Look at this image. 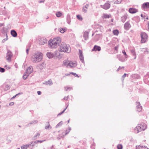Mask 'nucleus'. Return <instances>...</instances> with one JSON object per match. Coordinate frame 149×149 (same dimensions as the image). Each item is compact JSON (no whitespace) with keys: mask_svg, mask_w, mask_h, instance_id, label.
Segmentation results:
<instances>
[{"mask_svg":"<svg viewBox=\"0 0 149 149\" xmlns=\"http://www.w3.org/2000/svg\"><path fill=\"white\" fill-rule=\"evenodd\" d=\"M13 56V54L9 50H7V52L6 54V59L8 62H10L11 58Z\"/></svg>","mask_w":149,"mask_h":149,"instance_id":"nucleus-6","label":"nucleus"},{"mask_svg":"<svg viewBox=\"0 0 149 149\" xmlns=\"http://www.w3.org/2000/svg\"><path fill=\"white\" fill-rule=\"evenodd\" d=\"M87 8H85V7L83 8V11L84 13H86L87 12V10H86Z\"/></svg>","mask_w":149,"mask_h":149,"instance_id":"nucleus-51","label":"nucleus"},{"mask_svg":"<svg viewBox=\"0 0 149 149\" xmlns=\"http://www.w3.org/2000/svg\"><path fill=\"white\" fill-rule=\"evenodd\" d=\"M141 42L142 43L146 42L148 40V35L145 32H141Z\"/></svg>","mask_w":149,"mask_h":149,"instance_id":"nucleus-5","label":"nucleus"},{"mask_svg":"<svg viewBox=\"0 0 149 149\" xmlns=\"http://www.w3.org/2000/svg\"><path fill=\"white\" fill-rule=\"evenodd\" d=\"M29 49H26V53L27 54H28V52H29Z\"/></svg>","mask_w":149,"mask_h":149,"instance_id":"nucleus-64","label":"nucleus"},{"mask_svg":"<svg viewBox=\"0 0 149 149\" xmlns=\"http://www.w3.org/2000/svg\"><path fill=\"white\" fill-rule=\"evenodd\" d=\"M71 130V128L70 127H68V130H65V134H64L65 135V136L68 134L70 131V130Z\"/></svg>","mask_w":149,"mask_h":149,"instance_id":"nucleus-36","label":"nucleus"},{"mask_svg":"<svg viewBox=\"0 0 149 149\" xmlns=\"http://www.w3.org/2000/svg\"><path fill=\"white\" fill-rule=\"evenodd\" d=\"M113 33L114 35L118 36L119 34V31L117 29H115L113 31Z\"/></svg>","mask_w":149,"mask_h":149,"instance_id":"nucleus-29","label":"nucleus"},{"mask_svg":"<svg viewBox=\"0 0 149 149\" xmlns=\"http://www.w3.org/2000/svg\"><path fill=\"white\" fill-rule=\"evenodd\" d=\"M89 6V4H86L85 5V6L84 7H85V8L87 9L88 8V7Z\"/></svg>","mask_w":149,"mask_h":149,"instance_id":"nucleus-53","label":"nucleus"},{"mask_svg":"<svg viewBox=\"0 0 149 149\" xmlns=\"http://www.w3.org/2000/svg\"><path fill=\"white\" fill-rule=\"evenodd\" d=\"M63 124V122L62 121L59 122L58 124H57L56 126V128H57L58 127L62 125Z\"/></svg>","mask_w":149,"mask_h":149,"instance_id":"nucleus-39","label":"nucleus"},{"mask_svg":"<svg viewBox=\"0 0 149 149\" xmlns=\"http://www.w3.org/2000/svg\"><path fill=\"white\" fill-rule=\"evenodd\" d=\"M43 84L46 85H49V86H51L53 84L52 81L51 79L48 80L47 81H46Z\"/></svg>","mask_w":149,"mask_h":149,"instance_id":"nucleus-17","label":"nucleus"},{"mask_svg":"<svg viewBox=\"0 0 149 149\" xmlns=\"http://www.w3.org/2000/svg\"><path fill=\"white\" fill-rule=\"evenodd\" d=\"M40 135V133H37L33 137V138H32L33 140H35L36 139H37V137H39V136Z\"/></svg>","mask_w":149,"mask_h":149,"instance_id":"nucleus-33","label":"nucleus"},{"mask_svg":"<svg viewBox=\"0 0 149 149\" xmlns=\"http://www.w3.org/2000/svg\"><path fill=\"white\" fill-rule=\"evenodd\" d=\"M77 19L80 21L82 20L83 18L81 15H77L76 16Z\"/></svg>","mask_w":149,"mask_h":149,"instance_id":"nucleus-37","label":"nucleus"},{"mask_svg":"<svg viewBox=\"0 0 149 149\" xmlns=\"http://www.w3.org/2000/svg\"><path fill=\"white\" fill-rule=\"evenodd\" d=\"M122 52L125 55L126 58H127V55L126 54V52L125 51V50H123L122 51Z\"/></svg>","mask_w":149,"mask_h":149,"instance_id":"nucleus-50","label":"nucleus"},{"mask_svg":"<svg viewBox=\"0 0 149 149\" xmlns=\"http://www.w3.org/2000/svg\"><path fill=\"white\" fill-rule=\"evenodd\" d=\"M6 39H3L2 40V42L3 43H4V42L6 41Z\"/></svg>","mask_w":149,"mask_h":149,"instance_id":"nucleus-63","label":"nucleus"},{"mask_svg":"<svg viewBox=\"0 0 149 149\" xmlns=\"http://www.w3.org/2000/svg\"><path fill=\"white\" fill-rule=\"evenodd\" d=\"M126 73H125L122 76V78H124L125 77H126Z\"/></svg>","mask_w":149,"mask_h":149,"instance_id":"nucleus-59","label":"nucleus"},{"mask_svg":"<svg viewBox=\"0 0 149 149\" xmlns=\"http://www.w3.org/2000/svg\"><path fill=\"white\" fill-rule=\"evenodd\" d=\"M59 51L69 53L71 51V49L69 45L66 44L62 42L60 45Z\"/></svg>","mask_w":149,"mask_h":149,"instance_id":"nucleus-2","label":"nucleus"},{"mask_svg":"<svg viewBox=\"0 0 149 149\" xmlns=\"http://www.w3.org/2000/svg\"><path fill=\"white\" fill-rule=\"evenodd\" d=\"M62 33H64L66 31V29H58V30Z\"/></svg>","mask_w":149,"mask_h":149,"instance_id":"nucleus-32","label":"nucleus"},{"mask_svg":"<svg viewBox=\"0 0 149 149\" xmlns=\"http://www.w3.org/2000/svg\"><path fill=\"white\" fill-rule=\"evenodd\" d=\"M37 93L38 95H40L41 94V92L40 91H38Z\"/></svg>","mask_w":149,"mask_h":149,"instance_id":"nucleus-60","label":"nucleus"},{"mask_svg":"<svg viewBox=\"0 0 149 149\" xmlns=\"http://www.w3.org/2000/svg\"><path fill=\"white\" fill-rule=\"evenodd\" d=\"M22 93H18V94H16V95H15L13 97H12L11 98V99H14L17 96V95H21V94H22Z\"/></svg>","mask_w":149,"mask_h":149,"instance_id":"nucleus-42","label":"nucleus"},{"mask_svg":"<svg viewBox=\"0 0 149 149\" xmlns=\"http://www.w3.org/2000/svg\"><path fill=\"white\" fill-rule=\"evenodd\" d=\"M61 42V38L59 37L54 38L53 40H50L48 42V44L51 48H56L59 45Z\"/></svg>","mask_w":149,"mask_h":149,"instance_id":"nucleus-1","label":"nucleus"},{"mask_svg":"<svg viewBox=\"0 0 149 149\" xmlns=\"http://www.w3.org/2000/svg\"><path fill=\"white\" fill-rule=\"evenodd\" d=\"M142 8L143 9L149 8V2L144 3L142 5Z\"/></svg>","mask_w":149,"mask_h":149,"instance_id":"nucleus-13","label":"nucleus"},{"mask_svg":"<svg viewBox=\"0 0 149 149\" xmlns=\"http://www.w3.org/2000/svg\"><path fill=\"white\" fill-rule=\"evenodd\" d=\"M14 104V103L13 102H11L10 103L9 105L10 106H12Z\"/></svg>","mask_w":149,"mask_h":149,"instance_id":"nucleus-57","label":"nucleus"},{"mask_svg":"<svg viewBox=\"0 0 149 149\" xmlns=\"http://www.w3.org/2000/svg\"><path fill=\"white\" fill-rule=\"evenodd\" d=\"M122 68H123V69H124V67L123 66L122 67H121L120 66H119V67L118 69L116 70V71H118L119 70H120Z\"/></svg>","mask_w":149,"mask_h":149,"instance_id":"nucleus-52","label":"nucleus"},{"mask_svg":"<svg viewBox=\"0 0 149 149\" xmlns=\"http://www.w3.org/2000/svg\"><path fill=\"white\" fill-rule=\"evenodd\" d=\"M70 74H72L75 77H79L78 76V75L77 74H76L75 73L71 72V73H70Z\"/></svg>","mask_w":149,"mask_h":149,"instance_id":"nucleus-49","label":"nucleus"},{"mask_svg":"<svg viewBox=\"0 0 149 149\" xmlns=\"http://www.w3.org/2000/svg\"><path fill=\"white\" fill-rule=\"evenodd\" d=\"M31 146V144H28L24 145L22 146V149H27L29 147H30Z\"/></svg>","mask_w":149,"mask_h":149,"instance_id":"nucleus-26","label":"nucleus"},{"mask_svg":"<svg viewBox=\"0 0 149 149\" xmlns=\"http://www.w3.org/2000/svg\"><path fill=\"white\" fill-rule=\"evenodd\" d=\"M68 106V105L67 106ZM67 107H66V108L64 110L62 111L61 112L59 113H58V116H59V115H61L62 114H63L64 112V111H65V110L66 109H67Z\"/></svg>","mask_w":149,"mask_h":149,"instance_id":"nucleus-45","label":"nucleus"},{"mask_svg":"<svg viewBox=\"0 0 149 149\" xmlns=\"http://www.w3.org/2000/svg\"><path fill=\"white\" fill-rule=\"evenodd\" d=\"M39 67L40 69H42L43 68L45 67V64L44 62H42L39 64Z\"/></svg>","mask_w":149,"mask_h":149,"instance_id":"nucleus-27","label":"nucleus"},{"mask_svg":"<svg viewBox=\"0 0 149 149\" xmlns=\"http://www.w3.org/2000/svg\"><path fill=\"white\" fill-rule=\"evenodd\" d=\"M42 54L40 52L36 53L32 57V60L33 63H37L40 61L42 58Z\"/></svg>","mask_w":149,"mask_h":149,"instance_id":"nucleus-3","label":"nucleus"},{"mask_svg":"<svg viewBox=\"0 0 149 149\" xmlns=\"http://www.w3.org/2000/svg\"><path fill=\"white\" fill-rule=\"evenodd\" d=\"M131 53L134 56V59H135L136 58V53L135 52V50L134 49H131L130 51Z\"/></svg>","mask_w":149,"mask_h":149,"instance_id":"nucleus-30","label":"nucleus"},{"mask_svg":"<svg viewBox=\"0 0 149 149\" xmlns=\"http://www.w3.org/2000/svg\"><path fill=\"white\" fill-rule=\"evenodd\" d=\"M2 32L3 33L5 34L7 33L6 29H1Z\"/></svg>","mask_w":149,"mask_h":149,"instance_id":"nucleus-40","label":"nucleus"},{"mask_svg":"<svg viewBox=\"0 0 149 149\" xmlns=\"http://www.w3.org/2000/svg\"><path fill=\"white\" fill-rule=\"evenodd\" d=\"M135 130L137 131V133H138L139 132L142 131L141 128V126L140 125H138L135 128Z\"/></svg>","mask_w":149,"mask_h":149,"instance_id":"nucleus-15","label":"nucleus"},{"mask_svg":"<svg viewBox=\"0 0 149 149\" xmlns=\"http://www.w3.org/2000/svg\"><path fill=\"white\" fill-rule=\"evenodd\" d=\"M67 22L68 24H70V15L69 14H68L67 16Z\"/></svg>","mask_w":149,"mask_h":149,"instance_id":"nucleus-25","label":"nucleus"},{"mask_svg":"<svg viewBox=\"0 0 149 149\" xmlns=\"http://www.w3.org/2000/svg\"><path fill=\"white\" fill-rule=\"evenodd\" d=\"M101 48L100 46L97 45H95L93 47V49H92V51H100L101 50Z\"/></svg>","mask_w":149,"mask_h":149,"instance_id":"nucleus-10","label":"nucleus"},{"mask_svg":"<svg viewBox=\"0 0 149 149\" xmlns=\"http://www.w3.org/2000/svg\"><path fill=\"white\" fill-rule=\"evenodd\" d=\"M37 123H38V121L37 120H35L31 122L30 123H29V124H28L26 126L27 127H29L30 126V125H32V124L34 125V124H35Z\"/></svg>","mask_w":149,"mask_h":149,"instance_id":"nucleus-24","label":"nucleus"},{"mask_svg":"<svg viewBox=\"0 0 149 149\" xmlns=\"http://www.w3.org/2000/svg\"><path fill=\"white\" fill-rule=\"evenodd\" d=\"M5 71V70L4 68L0 67V72H4Z\"/></svg>","mask_w":149,"mask_h":149,"instance_id":"nucleus-48","label":"nucleus"},{"mask_svg":"<svg viewBox=\"0 0 149 149\" xmlns=\"http://www.w3.org/2000/svg\"><path fill=\"white\" fill-rule=\"evenodd\" d=\"M88 32L85 31L84 33L83 37L85 40H87L88 38Z\"/></svg>","mask_w":149,"mask_h":149,"instance_id":"nucleus-19","label":"nucleus"},{"mask_svg":"<svg viewBox=\"0 0 149 149\" xmlns=\"http://www.w3.org/2000/svg\"><path fill=\"white\" fill-rule=\"evenodd\" d=\"M56 15L57 17H60L62 15V14L60 11H58L56 13Z\"/></svg>","mask_w":149,"mask_h":149,"instance_id":"nucleus-31","label":"nucleus"},{"mask_svg":"<svg viewBox=\"0 0 149 149\" xmlns=\"http://www.w3.org/2000/svg\"><path fill=\"white\" fill-rule=\"evenodd\" d=\"M30 144H31V146L30 147H29V148L30 149H32L34 145V143H33V142H32Z\"/></svg>","mask_w":149,"mask_h":149,"instance_id":"nucleus-47","label":"nucleus"},{"mask_svg":"<svg viewBox=\"0 0 149 149\" xmlns=\"http://www.w3.org/2000/svg\"><path fill=\"white\" fill-rule=\"evenodd\" d=\"M128 11L131 14L135 13L138 12L137 9L134 8H130Z\"/></svg>","mask_w":149,"mask_h":149,"instance_id":"nucleus-11","label":"nucleus"},{"mask_svg":"<svg viewBox=\"0 0 149 149\" xmlns=\"http://www.w3.org/2000/svg\"><path fill=\"white\" fill-rule=\"evenodd\" d=\"M47 40L44 38H42L40 41L39 44L40 45H44L45 43H47Z\"/></svg>","mask_w":149,"mask_h":149,"instance_id":"nucleus-12","label":"nucleus"},{"mask_svg":"<svg viewBox=\"0 0 149 149\" xmlns=\"http://www.w3.org/2000/svg\"><path fill=\"white\" fill-rule=\"evenodd\" d=\"M140 125L141 126L142 131L144 130L146 128L147 126L146 125L144 124L143 123H142Z\"/></svg>","mask_w":149,"mask_h":149,"instance_id":"nucleus-23","label":"nucleus"},{"mask_svg":"<svg viewBox=\"0 0 149 149\" xmlns=\"http://www.w3.org/2000/svg\"><path fill=\"white\" fill-rule=\"evenodd\" d=\"M128 17V15L127 14H125L121 18V21L123 22H124L126 20Z\"/></svg>","mask_w":149,"mask_h":149,"instance_id":"nucleus-16","label":"nucleus"},{"mask_svg":"<svg viewBox=\"0 0 149 149\" xmlns=\"http://www.w3.org/2000/svg\"><path fill=\"white\" fill-rule=\"evenodd\" d=\"M33 71V68L32 66L29 67L26 70V72L29 75Z\"/></svg>","mask_w":149,"mask_h":149,"instance_id":"nucleus-14","label":"nucleus"},{"mask_svg":"<svg viewBox=\"0 0 149 149\" xmlns=\"http://www.w3.org/2000/svg\"><path fill=\"white\" fill-rule=\"evenodd\" d=\"M69 61L68 60H65L63 61V65L64 66H66L67 67H68L69 66L68 65V63H69Z\"/></svg>","mask_w":149,"mask_h":149,"instance_id":"nucleus-21","label":"nucleus"},{"mask_svg":"<svg viewBox=\"0 0 149 149\" xmlns=\"http://www.w3.org/2000/svg\"><path fill=\"white\" fill-rule=\"evenodd\" d=\"M4 26V23H0V27H1Z\"/></svg>","mask_w":149,"mask_h":149,"instance_id":"nucleus-61","label":"nucleus"},{"mask_svg":"<svg viewBox=\"0 0 149 149\" xmlns=\"http://www.w3.org/2000/svg\"><path fill=\"white\" fill-rule=\"evenodd\" d=\"M47 56L49 58L56 57L59 59L62 57V55L58 51H56L54 53L48 52L47 54Z\"/></svg>","mask_w":149,"mask_h":149,"instance_id":"nucleus-4","label":"nucleus"},{"mask_svg":"<svg viewBox=\"0 0 149 149\" xmlns=\"http://www.w3.org/2000/svg\"><path fill=\"white\" fill-rule=\"evenodd\" d=\"M50 127V125H48V126H46L45 127V128L46 129H48V128H49V127Z\"/></svg>","mask_w":149,"mask_h":149,"instance_id":"nucleus-56","label":"nucleus"},{"mask_svg":"<svg viewBox=\"0 0 149 149\" xmlns=\"http://www.w3.org/2000/svg\"><path fill=\"white\" fill-rule=\"evenodd\" d=\"M79 59H80V60L81 61L82 63H84V56H79Z\"/></svg>","mask_w":149,"mask_h":149,"instance_id":"nucleus-38","label":"nucleus"},{"mask_svg":"<svg viewBox=\"0 0 149 149\" xmlns=\"http://www.w3.org/2000/svg\"><path fill=\"white\" fill-rule=\"evenodd\" d=\"M68 97H69V96H68L67 97H65L63 98V99L65 100H67L68 99Z\"/></svg>","mask_w":149,"mask_h":149,"instance_id":"nucleus-54","label":"nucleus"},{"mask_svg":"<svg viewBox=\"0 0 149 149\" xmlns=\"http://www.w3.org/2000/svg\"><path fill=\"white\" fill-rule=\"evenodd\" d=\"M136 110L139 112L141 111L142 110V107L141 106L140 102H136Z\"/></svg>","mask_w":149,"mask_h":149,"instance_id":"nucleus-8","label":"nucleus"},{"mask_svg":"<svg viewBox=\"0 0 149 149\" xmlns=\"http://www.w3.org/2000/svg\"><path fill=\"white\" fill-rule=\"evenodd\" d=\"M79 56H83L82 51L80 49H79Z\"/></svg>","mask_w":149,"mask_h":149,"instance_id":"nucleus-46","label":"nucleus"},{"mask_svg":"<svg viewBox=\"0 0 149 149\" xmlns=\"http://www.w3.org/2000/svg\"><path fill=\"white\" fill-rule=\"evenodd\" d=\"M68 65H69L70 68H73L75 67L77 65V63L76 62H72V61H69V63H68Z\"/></svg>","mask_w":149,"mask_h":149,"instance_id":"nucleus-9","label":"nucleus"},{"mask_svg":"<svg viewBox=\"0 0 149 149\" xmlns=\"http://www.w3.org/2000/svg\"><path fill=\"white\" fill-rule=\"evenodd\" d=\"M111 17V15H108L107 14H104L103 15V17L104 18H109Z\"/></svg>","mask_w":149,"mask_h":149,"instance_id":"nucleus-28","label":"nucleus"},{"mask_svg":"<svg viewBox=\"0 0 149 149\" xmlns=\"http://www.w3.org/2000/svg\"><path fill=\"white\" fill-rule=\"evenodd\" d=\"M141 17L144 18H146V19H148L149 18L148 16H147L146 15H144L143 16V14H141Z\"/></svg>","mask_w":149,"mask_h":149,"instance_id":"nucleus-44","label":"nucleus"},{"mask_svg":"<svg viewBox=\"0 0 149 149\" xmlns=\"http://www.w3.org/2000/svg\"><path fill=\"white\" fill-rule=\"evenodd\" d=\"M110 3L111 2L109 1H107L104 5H101L100 6L102 8L105 10H107L110 7L111 5Z\"/></svg>","mask_w":149,"mask_h":149,"instance_id":"nucleus-7","label":"nucleus"},{"mask_svg":"<svg viewBox=\"0 0 149 149\" xmlns=\"http://www.w3.org/2000/svg\"><path fill=\"white\" fill-rule=\"evenodd\" d=\"M63 133L62 135L59 134L58 135L57 138L58 139H60L61 138H63L65 136V135L63 134Z\"/></svg>","mask_w":149,"mask_h":149,"instance_id":"nucleus-34","label":"nucleus"},{"mask_svg":"<svg viewBox=\"0 0 149 149\" xmlns=\"http://www.w3.org/2000/svg\"><path fill=\"white\" fill-rule=\"evenodd\" d=\"M29 75L28 74H27L26 72L24 73V74L23 75V78L24 79H26L28 77Z\"/></svg>","mask_w":149,"mask_h":149,"instance_id":"nucleus-35","label":"nucleus"},{"mask_svg":"<svg viewBox=\"0 0 149 149\" xmlns=\"http://www.w3.org/2000/svg\"><path fill=\"white\" fill-rule=\"evenodd\" d=\"M45 141V140H42V141H41V140H38V142H39L40 143H42V142H44V141Z\"/></svg>","mask_w":149,"mask_h":149,"instance_id":"nucleus-55","label":"nucleus"},{"mask_svg":"<svg viewBox=\"0 0 149 149\" xmlns=\"http://www.w3.org/2000/svg\"><path fill=\"white\" fill-rule=\"evenodd\" d=\"M116 1H115L114 2V3L119 4L121 3L122 0H116Z\"/></svg>","mask_w":149,"mask_h":149,"instance_id":"nucleus-41","label":"nucleus"},{"mask_svg":"<svg viewBox=\"0 0 149 149\" xmlns=\"http://www.w3.org/2000/svg\"><path fill=\"white\" fill-rule=\"evenodd\" d=\"M124 27V28H130L131 27V26L129 22H127L125 23Z\"/></svg>","mask_w":149,"mask_h":149,"instance_id":"nucleus-22","label":"nucleus"},{"mask_svg":"<svg viewBox=\"0 0 149 149\" xmlns=\"http://www.w3.org/2000/svg\"><path fill=\"white\" fill-rule=\"evenodd\" d=\"M136 149H149L146 146H136Z\"/></svg>","mask_w":149,"mask_h":149,"instance_id":"nucleus-20","label":"nucleus"},{"mask_svg":"<svg viewBox=\"0 0 149 149\" xmlns=\"http://www.w3.org/2000/svg\"><path fill=\"white\" fill-rule=\"evenodd\" d=\"M117 148L118 149H122L123 148V146L122 145L120 144H119L117 146Z\"/></svg>","mask_w":149,"mask_h":149,"instance_id":"nucleus-43","label":"nucleus"},{"mask_svg":"<svg viewBox=\"0 0 149 149\" xmlns=\"http://www.w3.org/2000/svg\"><path fill=\"white\" fill-rule=\"evenodd\" d=\"M118 46H116L114 48V49H115V50L117 51L118 50Z\"/></svg>","mask_w":149,"mask_h":149,"instance_id":"nucleus-58","label":"nucleus"},{"mask_svg":"<svg viewBox=\"0 0 149 149\" xmlns=\"http://www.w3.org/2000/svg\"><path fill=\"white\" fill-rule=\"evenodd\" d=\"M50 149H55L54 147V146L52 145V146L50 147Z\"/></svg>","mask_w":149,"mask_h":149,"instance_id":"nucleus-62","label":"nucleus"},{"mask_svg":"<svg viewBox=\"0 0 149 149\" xmlns=\"http://www.w3.org/2000/svg\"><path fill=\"white\" fill-rule=\"evenodd\" d=\"M10 33L11 35L13 37H16L17 36V33L15 30H11V31Z\"/></svg>","mask_w":149,"mask_h":149,"instance_id":"nucleus-18","label":"nucleus"}]
</instances>
